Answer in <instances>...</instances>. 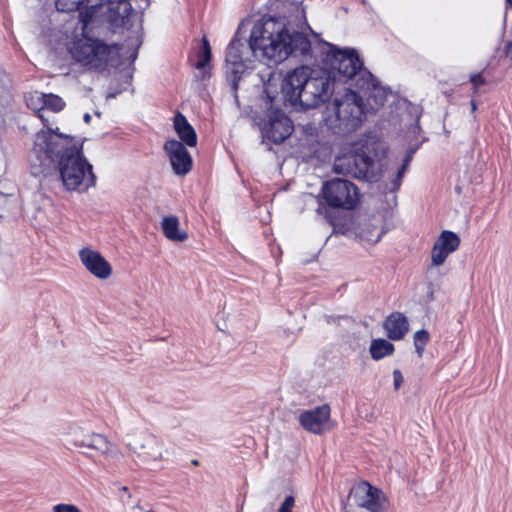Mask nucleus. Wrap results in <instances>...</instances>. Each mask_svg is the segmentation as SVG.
Listing matches in <instances>:
<instances>
[{
    "label": "nucleus",
    "mask_w": 512,
    "mask_h": 512,
    "mask_svg": "<svg viewBox=\"0 0 512 512\" xmlns=\"http://www.w3.org/2000/svg\"><path fill=\"white\" fill-rule=\"evenodd\" d=\"M414 153H415V149H411L408 151V153L405 156V159L403 161V164H402L403 167L408 168L410 162L412 161Z\"/></svg>",
    "instance_id": "72a5a7b5"
},
{
    "label": "nucleus",
    "mask_w": 512,
    "mask_h": 512,
    "mask_svg": "<svg viewBox=\"0 0 512 512\" xmlns=\"http://www.w3.org/2000/svg\"><path fill=\"white\" fill-rule=\"evenodd\" d=\"M52 512H81V510L74 504L60 503L53 506Z\"/></svg>",
    "instance_id": "cd10ccee"
},
{
    "label": "nucleus",
    "mask_w": 512,
    "mask_h": 512,
    "mask_svg": "<svg viewBox=\"0 0 512 512\" xmlns=\"http://www.w3.org/2000/svg\"><path fill=\"white\" fill-rule=\"evenodd\" d=\"M365 106L362 98L348 90L336 95L327 107L325 123L335 134H348L357 130L364 119Z\"/></svg>",
    "instance_id": "20e7f679"
},
{
    "label": "nucleus",
    "mask_w": 512,
    "mask_h": 512,
    "mask_svg": "<svg viewBox=\"0 0 512 512\" xmlns=\"http://www.w3.org/2000/svg\"><path fill=\"white\" fill-rule=\"evenodd\" d=\"M65 106L64 101L57 95L45 94V109H50L53 112L61 111Z\"/></svg>",
    "instance_id": "a878e982"
},
{
    "label": "nucleus",
    "mask_w": 512,
    "mask_h": 512,
    "mask_svg": "<svg viewBox=\"0 0 512 512\" xmlns=\"http://www.w3.org/2000/svg\"><path fill=\"white\" fill-rule=\"evenodd\" d=\"M68 437V441L78 448L93 450L107 457L118 455L117 447L102 434L85 431L80 427H73L70 429Z\"/></svg>",
    "instance_id": "9d476101"
},
{
    "label": "nucleus",
    "mask_w": 512,
    "mask_h": 512,
    "mask_svg": "<svg viewBox=\"0 0 512 512\" xmlns=\"http://www.w3.org/2000/svg\"><path fill=\"white\" fill-rule=\"evenodd\" d=\"M369 350L371 357L374 360H380L386 356L391 355L394 351V346L388 340L378 338L372 340Z\"/></svg>",
    "instance_id": "412c9836"
},
{
    "label": "nucleus",
    "mask_w": 512,
    "mask_h": 512,
    "mask_svg": "<svg viewBox=\"0 0 512 512\" xmlns=\"http://www.w3.org/2000/svg\"><path fill=\"white\" fill-rule=\"evenodd\" d=\"M84 267L95 277L107 279L112 275V266L105 258H81Z\"/></svg>",
    "instance_id": "6ab92c4d"
},
{
    "label": "nucleus",
    "mask_w": 512,
    "mask_h": 512,
    "mask_svg": "<svg viewBox=\"0 0 512 512\" xmlns=\"http://www.w3.org/2000/svg\"><path fill=\"white\" fill-rule=\"evenodd\" d=\"M134 509H137V510L143 511V507L141 506V504H140V503H137V504L134 506Z\"/></svg>",
    "instance_id": "58836bf2"
},
{
    "label": "nucleus",
    "mask_w": 512,
    "mask_h": 512,
    "mask_svg": "<svg viewBox=\"0 0 512 512\" xmlns=\"http://www.w3.org/2000/svg\"><path fill=\"white\" fill-rule=\"evenodd\" d=\"M305 25L304 10L291 4L285 13L264 16L255 22L247 44L239 38L238 30L226 54L227 68L234 75V89L237 75L243 73L253 58L275 64L289 57L311 59V42L303 31Z\"/></svg>",
    "instance_id": "f257e3e1"
},
{
    "label": "nucleus",
    "mask_w": 512,
    "mask_h": 512,
    "mask_svg": "<svg viewBox=\"0 0 512 512\" xmlns=\"http://www.w3.org/2000/svg\"><path fill=\"white\" fill-rule=\"evenodd\" d=\"M79 256H101L100 252L91 249L90 247H84L79 251Z\"/></svg>",
    "instance_id": "2f4dec72"
},
{
    "label": "nucleus",
    "mask_w": 512,
    "mask_h": 512,
    "mask_svg": "<svg viewBox=\"0 0 512 512\" xmlns=\"http://www.w3.org/2000/svg\"><path fill=\"white\" fill-rule=\"evenodd\" d=\"M470 81L473 84L474 91L476 92L478 87L485 84V79L481 74H473L470 76Z\"/></svg>",
    "instance_id": "c756f323"
},
{
    "label": "nucleus",
    "mask_w": 512,
    "mask_h": 512,
    "mask_svg": "<svg viewBox=\"0 0 512 512\" xmlns=\"http://www.w3.org/2000/svg\"><path fill=\"white\" fill-rule=\"evenodd\" d=\"M414 345L419 357L422 356L425 346L429 340V333L426 330H419L414 334Z\"/></svg>",
    "instance_id": "393cba45"
},
{
    "label": "nucleus",
    "mask_w": 512,
    "mask_h": 512,
    "mask_svg": "<svg viewBox=\"0 0 512 512\" xmlns=\"http://www.w3.org/2000/svg\"><path fill=\"white\" fill-rule=\"evenodd\" d=\"M506 55L512 59V41L506 45Z\"/></svg>",
    "instance_id": "f704fd0d"
},
{
    "label": "nucleus",
    "mask_w": 512,
    "mask_h": 512,
    "mask_svg": "<svg viewBox=\"0 0 512 512\" xmlns=\"http://www.w3.org/2000/svg\"><path fill=\"white\" fill-rule=\"evenodd\" d=\"M471 109L473 112L477 109L475 101H471Z\"/></svg>",
    "instance_id": "4c0bfd02"
},
{
    "label": "nucleus",
    "mask_w": 512,
    "mask_h": 512,
    "mask_svg": "<svg viewBox=\"0 0 512 512\" xmlns=\"http://www.w3.org/2000/svg\"><path fill=\"white\" fill-rule=\"evenodd\" d=\"M383 234V231L379 229L377 225L371 222H365L360 225L358 236L362 241H365L370 244L377 243L381 236Z\"/></svg>",
    "instance_id": "4be33fe9"
},
{
    "label": "nucleus",
    "mask_w": 512,
    "mask_h": 512,
    "mask_svg": "<svg viewBox=\"0 0 512 512\" xmlns=\"http://www.w3.org/2000/svg\"><path fill=\"white\" fill-rule=\"evenodd\" d=\"M445 259L446 258H432L431 265L428 268L429 272L432 273L434 268L443 265L445 262Z\"/></svg>",
    "instance_id": "473e14b6"
},
{
    "label": "nucleus",
    "mask_w": 512,
    "mask_h": 512,
    "mask_svg": "<svg viewBox=\"0 0 512 512\" xmlns=\"http://www.w3.org/2000/svg\"><path fill=\"white\" fill-rule=\"evenodd\" d=\"M147 512H155V511H153V510H148Z\"/></svg>",
    "instance_id": "a19ab883"
},
{
    "label": "nucleus",
    "mask_w": 512,
    "mask_h": 512,
    "mask_svg": "<svg viewBox=\"0 0 512 512\" xmlns=\"http://www.w3.org/2000/svg\"><path fill=\"white\" fill-rule=\"evenodd\" d=\"M25 99H26L27 106L30 109L36 111L38 114V117L43 122H45L46 119L43 114V112L45 110V94L35 91L32 93H29Z\"/></svg>",
    "instance_id": "5701e85b"
},
{
    "label": "nucleus",
    "mask_w": 512,
    "mask_h": 512,
    "mask_svg": "<svg viewBox=\"0 0 512 512\" xmlns=\"http://www.w3.org/2000/svg\"><path fill=\"white\" fill-rule=\"evenodd\" d=\"M360 77L364 80V83L362 85H360V87L366 89V87H367L366 82L368 80V77L367 76H365V77L360 76ZM356 86H359V83H356Z\"/></svg>",
    "instance_id": "c9c22d12"
},
{
    "label": "nucleus",
    "mask_w": 512,
    "mask_h": 512,
    "mask_svg": "<svg viewBox=\"0 0 512 512\" xmlns=\"http://www.w3.org/2000/svg\"><path fill=\"white\" fill-rule=\"evenodd\" d=\"M352 505L365 508L369 512H383L385 509V496L381 490L370 485L368 482H360L351 489L349 503L344 506L345 512H350Z\"/></svg>",
    "instance_id": "1a4fd4ad"
},
{
    "label": "nucleus",
    "mask_w": 512,
    "mask_h": 512,
    "mask_svg": "<svg viewBox=\"0 0 512 512\" xmlns=\"http://www.w3.org/2000/svg\"><path fill=\"white\" fill-rule=\"evenodd\" d=\"M291 121L282 112L275 111L261 129L264 139L274 144L283 142L292 133Z\"/></svg>",
    "instance_id": "ddd939ff"
},
{
    "label": "nucleus",
    "mask_w": 512,
    "mask_h": 512,
    "mask_svg": "<svg viewBox=\"0 0 512 512\" xmlns=\"http://www.w3.org/2000/svg\"><path fill=\"white\" fill-rule=\"evenodd\" d=\"M174 129L187 146L193 147L196 145L197 135L194 128L188 123L186 117L179 112L174 117Z\"/></svg>",
    "instance_id": "a211bd4d"
},
{
    "label": "nucleus",
    "mask_w": 512,
    "mask_h": 512,
    "mask_svg": "<svg viewBox=\"0 0 512 512\" xmlns=\"http://www.w3.org/2000/svg\"><path fill=\"white\" fill-rule=\"evenodd\" d=\"M298 420L305 430L314 434H322L333 428V423L330 419V407L326 404L302 411L299 414Z\"/></svg>",
    "instance_id": "f8f14e48"
},
{
    "label": "nucleus",
    "mask_w": 512,
    "mask_h": 512,
    "mask_svg": "<svg viewBox=\"0 0 512 512\" xmlns=\"http://www.w3.org/2000/svg\"><path fill=\"white\" fill-rule=\"evenodd\" d=\"M32 156L35 157L31 159L34 175H45L55 166L67 190L85 192L95 185L96 176L83 155L82 143L59 133L58 128L40 130L35 135Z\"/></svg>",
    "instance_id": "f03ea898"
},
{
    "label": "nucleus",
    "mask_w": 512,
    "mask_h": 512,
    "mask_svg": "<svg viewBox=\"0 0 512 512\" xmlns=\"http://www.w3.org/2000/svg\"><path fill=\"white\" fill-rule=\"evenodd\" d=\"M459 237L451 231H443L433 246L432 256H446L459 246Z\"/></svg>",
    "instance_id": "f3484780"
},
{
    "label": "nucleus",
    "mask_w": 512,
    "mask_h": 512,
    "mask_svg": "<svg viewBox=\"0 0 512 512\" xmlns=\"http://www.w3.org/2000/svg\"><path fill=\"white\" fill-rule=\"evenodd\" d=\"M366 84L368 95L367 108H365V113L368 111L376 112L380 107L384 105L386 101V90L385 88L380 87L375 83L372 74L371 77H368Z\"/></svg>",
    "instance_id": "dca6fc26"
},
{
    "label": "nucleus",
    "mask_w": 512,
    "mask_h": 512,
    "mask_svg": "<svg viewBox=\"0 0 512 512\" xmlns=\"http://www.w3.org/2000/svg\"><path fill=\"white\" fill-rule=\"evenodd\" d=\"M164 150L166 151L173 171L177 175L187 174L192 167V158L184 147V145L177 140H168L164 144Z\"/></svg>",
    "instance_id": "4468645a"
},
{
    "label": "nucleus",
    "mask_w": 512,
    "mask_h": 512,
    "mask_svg": "<svg viewBox=\"0 0 512 512\" xmlns=\"http://www.w3.org/2000/svg\"><path fill=\"white\" fill-rule=\"evenodd\" d=\"M164 235L172 241H184L187 233L179 229V220L176 216L164 217L161 223Z\"/></svg>",
    "instance_id": "aec40b11"
},
{
    "label": "nucleus",
    "mask_w": 512,
    "mask_h": 512,
    "mask_svg": "<svg viewBox=\"0 0 512 512\" xmlns=\"http://www.w3.org/2000/svg\"><path fill=\"white\" fill-rule=\"evenodd\" d=\"M383 327L391 340H401L409 330L408 319L400 312H394L384 321Z\"/></svg>",
    "instance_id": "2eb2a0df"
},
{
    "label": "nucleus",
    "mask_w": 512,
    "mask_h": 512,
    "mask_svg": "<svg viewBox=\"0 0 512 512\" xmlns=\"http://www.w3.org/2000/svg\"><path fill=\"white\" fill-rule=\"evenodd\" d=\"M324 64V69L330 73L332 81L346 83L355 77H371V73L363 69V63L355 50H340L333 45H328Z\"/></svg>",
    "instance_id": "0eeeda50"
},
{
    "label": "nucleus",
    "mask_w": 512,
    "mask_h": 512,
    "mask_svg": "<svg viewBox=\"0 0 512 512\" xmlns=\"http://www.w3.org/2000/svg\"><path fill=\"white\" fill-rule=\"evenodd\" d=\"M72 59L89 70H104L116 53L115 47L99 39L83 36L75 39L69 47Z\"/></svg>",
    "instance_id": "423d86ee"
},
{
    "label": "nucleus",
    "mask_w": 512,
    "mask_h": 512,
    "mask_svg": "<svg viewBox=\"0 0 512 512\" xmlns=\"http://www.w3.org/2000/svg\"><path fill=\"white\" fill-rule=\"evenodd\" d=\"M404 382V379H403V376L401 374V372L399 370H394L393 371V384H394V388L396 390H398L401 385L403 384Z\"/></svg>",
    "instance_id": "7c9ffc66"
},
{
    "label": "nucleus",
    "mask_w": 512,
    "mask_h": 512,
    "mask_svg": "<svg viewBox=\"0 0 512 512\" xmlns=\"http://www.w3.org/2000/svg\"><path fill=\"white\" fill-rule=\"evenodd\" d=\"M507 2L512 6V0H507Z\"/></svg>",
    "instance_id": "ea45409f"
},
{
    "label": "nucleus",
    "mask_w": 512,
    "mask_h": 512,
    "mask_svg": "<svg viewBox=\"0 0 512 512\" xmlns=\"http://www.w3.org/2000/svg\"><path fill=\"white\" fill-rule=\"evenodd\" d=\"M323 197L328 204L319 206L317 213L328 220L335 232L341 230L340 221L334 216L333 209H353L359 199L357 187L350 181L340 178L331 179L324 183L322 188Z\"/></svg>",
    "instance_id": "39448f33"
},
{
    "label": "nucleus",
    "mask_w": 512,
    "mask_h": 512,
    "mask_svg": "<svg viewBox=\"0 0 512 512\" xmlns=\"http://www.w3.org/2000/svg\"><path fill=\"white\" fill-rule=\"evenodd\" d=\"M295 507V498L292 495L285 497L284 501L281 503L277 512H293Z\"/></svg>",
    "instance_id": "bb28decb"
},
{
    "label": "nucleus",
    "mask_w": 512,
    "mask_h": 512,
    "mask_svg": "<svg viewBox=\"0 0 512 512\" xmlns=\"http://www.w3.org/2000/svg\"><path fill=\"white\" fill-rule=\"evenodd\" d=\"M83 120L86 122V123H89L91 121V115L89 113H86L84 114L83 116Z\"/></svg>",
    "instance_id": "e433bc0d"
},
{
    "label": "nucleus",
    "mask_w": 512,
    "mask_h": 512,
    "mask_svg": "<svg viewBox=\"0 0 512 512\" xmlns=\"http://www.w3.org/2000/svg\"><path fill=\"white\" fill-rule=\"evenodd\" d=\"M406 170H407V168H405V167H403V166H401V167L398 169V171H397V173H396V176H395V178H394V179H393V181H392V187H391V190H394V191H395V190H398V189H399V187H400V185H401V182H402V178H403V176H404V174H405Z\"/></svg>",
    "instance_id": "c85d7f7f"
},
{
    "label": "nucleus",
    "mask_w": 512,
    "mask_h": 512,
    "mask_svg": "<svg viewBox=\"0 0 512 512\" xmlns=\"http://www.w3.org/2000/svg\"><path fill=\"white\" fill-rule=\"evenodd\" d=\"M211 59V48L206 38L202 39V51L198 55V61L195 65L197 69H204Z\"/></svg>",
    "instance_id": "b1692460"
},
{
    "label": "nucleus",
    "mask_w": 512,
    "mask_h": 512,
    "mask_svg": "<svg viewBox=\"0 0 512 512\" xmlns=\"http://www.w3.org/2000/svg\"><path fill=\"white\" fill-rule=\"evenodd\" d=\"M127 446L144 464L155 465L163 459V445L150 433L142 432L135 435Z\"/></svg>",
    "instance_id": "9b49d317"
},
{
    "label": "nucleus",
    "mask_w": 512,
    "mask_h": 512,
    "mask_svg": "<svg viewBox=\"0 0 512 512\" xmlns=\"http://www.w3.org/2000/svg\"><path fill=\"white\" fill-rule=\"evenodd\" d=\"M333 87L334 82L326 69L301 65L287 74L282 90L292 106L311 109L324 103Z\"/></svg>",
    "instance_id": "7ed1b4c3"
},
{
    "label": "nucleus",
    "mask_w": 512,
    "mask_h": 512,
    "mask_svg": "<svg viewBox=\"0 0 512 512\" xmlns=\"http://www.w3.org/2000/svg\"><path fill=\"white\" fill-rule=\"evenodd\" d=\"M375 160L370 155L368 145L357 147L346 154L336 157L334 170L338 174L351 175L356 178L374 177Z\"/></svg>",
    "instance_id": "6e6552de"
}]
</instances>
